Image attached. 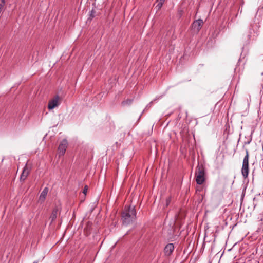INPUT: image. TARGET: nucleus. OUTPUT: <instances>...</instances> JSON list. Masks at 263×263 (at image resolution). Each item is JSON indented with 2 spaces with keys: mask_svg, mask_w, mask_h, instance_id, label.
Instances as JSON below:
<instances>
[{
  "mask_svg": "<svg viewBox=\"0 0 263 263\" xmlns=\"http://www.w3.org/2000/svg\"><path fill=\"white\" fill-rule=\"evenodd\" d=\"M133 101L132 99H128L126 100L123 101L122 102V105L123 106H125L126 105H130L132 104Z\"/></svg>",
  "mask_w": 263,
  "mask_h": 263,
  "instance_id": "f8f14e48",
  "label": "nucleus"
},
{
  "mask_svg": "<svg viewBox=\"0 0 263 263\" xmlns=\"http://www.w3.org/2000/svg\"><path fill=\"white\" fill-rule=\"evenodd\" d=\"M171 200H172V197L171 196H169L166 198V200H165V203L164 205V208L167 207L170 205V204L171 202Z\"/></svg>",
  "mask_w": 263,
  "mask_h": 263,
  "instance_id": "9b49d317",
  "label": "nucleus"
},
{
  "mask_svg": "<svg viewBox=\"0 0 263 263\" xmlns=\"http://www.w3.org/2000/svg\"><path fill=\"white\" fill-rule=\"evenodd\" d=\"M59 97L58 95H57L53 99L50 100L49 101L48 104V109H53L54 107H57L59 104Z\"/></svg>",
  "mask_w": 263,
  "mask_h": 263,
  "instance_id": "39448f33",
  "label": "nucleus"
},
{
  "mask_svg": "<svg viewBox=\"0 0 263 263\" xmlns=\"http://www.w3.org/2000/svg\"><path fill=\"white\" fill-rule=\"evenodd\" d=\"M58 213V209L57 208H54L50 217L51 222H52L57 218Z\"/></svg>",
  "mask_w": 263,
  "mask_h": 263,
  "instance_id": "1a4fd4ad",
  "label": "nucleus"
},
{
  "mask_svg": "<svg viewBox=\"0 0 263 263\" xmlns=\"http://www.w3.org/2000/svg\"><path fill=\"white\" fill-rule=\"evenodd\" d=\"M67 145L68 143L66 140L64 139L61 141L58 147V151L60 155H63L65 154Z\"/></svg>",
  "mask_w": 263,
  "mask_h": 263,
  "instance_id": "423d86ee",
  "label": "nucleus"
},
{
  "mask_svg": "<svg viewBox=\"0 0 263 263\" xmlns=\"http://www.w3.org/2000/svg\"><path fill=\"white\" fill-rule=\"evenodd\" d=\"M95 13H96V11H95V9L93 8L91 10V11H90V15L88 18V20L91 21L95 17Z\"/></svg>",
  "mask_w": 263,
  "mask_h": 263,
  "instance_id": "ddd939ff",
  "label": "nucleus"
},
{
  "mask_svg": "<svg viewBox=\"0 0 263 263\" xmlns=\"http://www.w3.org/2000/svg\"><path fill=\"white\" fill-rule=\"evenodd\" d=\"M48 191V188L47 187H45L43 190L42 192L41 193V194L40 195V198L43 197V198H45V197L46 196L47 194Z\"/></svg>",
  "mask_w": 263,
  "mask_h": 263,
  "instance_id": "9d476101",
  "label": "nucleus"
},
{
  "mask_svg": "<svg viewBox=\"0 0 263 263\" xmlns=\"http://www.w3.org/2000/svg\"><path fill=\"white\" fill-rule=\"evenodd\" d=\"M92 5H93L94 7H95V3H93L92 4Z\"/></svg>",
  "mask_w": 263,
  "mask_h": 263,
  "instance_id": "dca6fc26",
  "label": "nucleus"
},
{
  "mask_svg": "<svg viewBox=\"0 0 263 263\" xmlns=\"http://www.w3.org/2000/svg\"><path fill=\"white\" fill-rule=\"evenodd\" d=\"M163 3L162 1H160L157 5L156 7L158 8V10H159L162 6Z\"/></svg>",
  "mask_w": 263,
  "mask_h": 263,
  "instance_id": "4468645a",
  "label": "nucleus"
},
{
  "mask_svg": "<svg viewBox=\"0 0 263 263\" xmlns=\"http://www.w3.org/2000/svg\"><path fill=\"white\" fill-rule=\"evenodd\" d=\"M136 217V211L134 206L129 205L125 209L122 214V223L125 226L130 224Z\"/></svg>",
  "mask_w": 263,
  "mask_h": 263,
  "instance_id": "f257e3e1",
  "label": "nucleus"
},
{
  "mask_svg": "<svg viewBox=\"0 0 263 263\" xmlns=\"http://www.w3.org/2000/svg\"><path fill=\"white\" fill-rule=\"evenodd\" d=\"M249 151L246 149V156L243 159L242 166L241 168V173L245 179L247 178L249 174Z\"/></svg>",
  "mask_w": 263,
  "mask_h": 263,
  "instance_id": "7ed1b4c3",
  "label": "nucleus"
},
{
  "mask_svg": "<svg viewBox=\"0 0 263 263\" xmlns=\"http://www.w3.org/2000/svg\"><path fill=\"white\" fill-rule=\"evenodd\" d=\"M174 250L173 243H170L166 245L164 249V253L165 256H170L172 254Z\"/></svg>",
  "mask_w": 263,
  "mask_h": 263,
  "instance_id": "0eeeda50",
  "label": "nucleus"
},
{
  "mask_svg": "<svg viewBox=\"0 0 263 263\" xmlns=\"http://www.w3.org/2000/svg\"><path fill=\"white\" fill-rule=\"evenodd\" d=\"M87 190H88V186H87V185H85L84 188V189H83V194L86 195V193L87 192Z\"/></svg>",
  "mask_w": 263,
  "mask_h": 263,
  "instance_id": "2eb2a0df",
  "label": "nucleus"
},
{
  "mask_svg": "<svg viewBox=\"0 0 263 263\" xmlns=\"http://www.w3.org/2000/svg\"><path fill=\"white\" fill-rule=\"evenodd\" d=\"M203 24V20L201 19H198L193 22L192 24V28L195 31L198 32L201 28Z\"/></svg>",
  "mask_w": 263,
  "mask_h": 263,
  "instance_id": "6e6552de",
  "label": "nucleus"
},
{
  "mask_svg": "<svg viewBox=\"0 0 263 263\" xmlns=\"http://www.w3.org/2000/svg\"><path fill=\"white\" fill-rule=\"evenodd\" d=\"M196 181L197 184L201 185L205 180V170L202 164L197 165L195 172Z\"/></svg>",
  "mask_w": 263,
  "mask_h": 263,
  "instance_id": "f03ea898",
  "label": "nucleus"
},
{
  "mask_svg": "<svg viewBox=\"0 0 263 263\" xmlns=\"http://www.w3.org/2000/svg\"><path fill=\"white\" fill-rule=\"evenodd\" d=\"M30 172V168L27 165V164H26L25 166L23 168L22 173L21 175L20 180L21 182H24L28 177Z\"/></svg>",
  "mask_w": 263,
  "mask_h": 263,
  "instance_id": "20e7f679",
  "label": "nucleus"
}]
</instances>
